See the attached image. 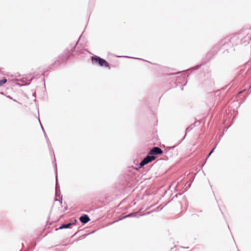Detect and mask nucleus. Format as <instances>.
Returning a JSON list of instances; mask_svg holds the SVG:
<instances>
[{
	"mask_svg": "<svg viewBox=\"0 0 251 251\" xmlns=\"http://www.w3.org/2000/svg\"><path fill=\"white\" fill-rule=\"evenodd\" d=\"M242 36L240 35H236L232 37H227L222 40L220 42L221 46H226L227 45H237L240 44L249 43L251 37L250 36L245 37L244 38L241 39Z\"/></svg>",
	"mask_w": 251,
	"mask_h": 251,
	"instance_id": "nucleus-1",
	"label": "nucleus"
},
{
	"mask_svg": "<svg viewBox=\"0 0 251 251\" xmlns=\"http://www.w3.org/2000/svg\"><path fill=\"white\" fill-rule=\"evenodd\" d=\"M163 153L162 150L159 147L153 148L148 153L147 155L140 163V167H142L145 165L154 160L155 155L161 154Z\"/></svg>",
	"mask_w": 251,
	"mask_h": 251,
	"instance_id": "nucleus-2",
	"label": "nucleus"
},
{
	"mask_svg": "<svg viewBox=\"0 0 251 251\" xmlns=\"http://www.w3.org/2000/svg\"><path fill=\"white\" fill-rule=\"evenodd\" d=\"M92 62L93 64H99L100 66H105L110 68V66L108 63L99 56H94L91 57Z\"/></svg>",
	"mask_w": 251,
	"mask_h": 251,
	"instance_id": "nucleus-3",
	"label": "nucleus"
},
{
	"mask_svg": "<svg viewBox=\"0 0 251 251\" xmlns=\"http://www.w3.org/2000/svg\"><path fill=\"white\" fill-rule=\"evenodd\" d=\"M32 78L28 77H22V78L18 79L17 81L21 82L22 83H18V84L20 86H24L28 85L30 83Z\"/></svg>",
	"mask_w": 251,
	"mask_h": 251,
	"instance_id": "nucleus-4",
	"label": "nucleus"
},
{
	"mask_svg": "<svg viewBox=\"0 0 251 251\" xmlns=\"http://www.w3.org/2000/svg\"><path fill=\"white\" fill-rule=\"evenodd\" d=\"M54 169H55V174H56L55 195H56V197H58L59 195H60V191L59 189V186L58 185V181H57V165H56V163L54 164Z\"/></svg>",
	"mask_w": 251,
	"mask_h": 251,
	"instance_id": "nucleus-5",
	"label": "nucleus"
},
{
	"mask_svg": "<svg viewBox=\"0 0 251 251\" xmlns=\"http://www.w3.org/2000/svg\"><path fill=\"white\" fill-rule=\"evenodd\" d=\"M80 221L83 224H86L90 221L89 216L87 215H83L79 218Z\"/></svg>",
	"mask_w": 251,
	"mask_h": 251,
	"instance_id": "nucleus-6",
	"label": "nucleus"
},
{
	"mask_svg": "<svg viewBox=\"0 0 251 251\" xmlns=\"http://www.w3.org/2000/svg\"><path fill=\"white\" fill-rule=\"evenodd\" d=\"M76 222V220H75V222L73 223H69L66 224H62L61 225L60 227H59V229H62L64 228H70V226L72 225H75V223Z\"/></svg>",
	"mask_w": 251,
	"mask_h": 251,
	"instance_id": "nucleus-7",
	"label": "nucleus"
},
{
	"mask_svg": "<svg viewBox=\"0 0 251 251\" xmlns=\"http://www.w3.org/2000/svg\"><path fill=\"white\" fill-rule=\"evenodd\" d=\"M183 249H184V247H179L177 248L176 246H175L174 248H171V251H181V250Z\"/></svg>",
	"mask_w": 251,
	"mask_h": 251,
	"instance_id": "nucleus-8",
	"label": "nucleus"
},
{
	"mask_svg": "<svg viewBox=\"0 0 251 251\" xmlns=\"http://www.w3.org/2000/svg\"><path fill=\"white\" fill-rule=\"evenodd\" d=\"M7 82V79L6 78H3L2 80H0V86L2 85L5 84Z\"/></svg>",
	"mask_w": 251,
	"mask_h": 251,
	"instance_id": "nucleus-9",
	"label": "nucleus"
},
{
	"mask_svg": "<svg viewBox=\"0 0 251 251\" xmlns=\"http://www.w3.org/2000/svg\"><path fill=\"white\" fill-rule=\"evenodd\" d=\"M216 146L217 145H216L211 150V151H210V152L209 153V154H208L207 156V158L209 157L211 154L212 153V152L214 151L215 149H216Z\"/></svg>",
	"mask_w": 251,
	"mask_h": 251,
	"instance_id": "nucleus-10",
	"label": "nucleus"
},
{
	"mask_svg": "<svg viewBox=\"0 0 251 251\" xmlns=\"http://www.w3.org/2000/svg\"><path fill=\"white\" fill-rule=\"evenodd\" d=\"M185 135H186V134L178 141L177 144L176 146H174L173 148H174L177 145H179L184 140V139L185 138Z\"/></svg>",
	"mask_w": 251,
	"mask_h": 251,
	"instance_id": "nucleus-11",
	"label": "nucleus"
},
{
	"mask_svg": "<svg viewBox=\"0 0 251 251\" xmlns=\"http://www.w3.org/2000/svg\"><path fill=\"white\" fill-rule=\"evenodd\" d=\"M132 214H128V215H127L125 216H123V217H120L119 218L120 220H123L126 217H130L131 216Z\"/></svg>",
	"mask_w": 251,
	"mask_h": 251,
	"instance_id": "nucleus-12",
	"label": "nucleus"
},
{
	"mask_svg": "<svg viewBox=\"0 0 251 251\" xmlns=\"http://www.w3.org/2000/svg\"><path fill=\"white\" fill-rule=\"evenodd\" d=\"M41 128H42V130H43V131H44V134H45V136L46 138H47V136H46V133H45V130H44V128L43 127V126H42V125H41Z\"/></svg>",
	"mask_w": 251,
	"mask_h": 251,
	"instance_id": "nucleus-13",
	"label": "nucleus"
},
{
	"mask_svg": "<svg viewBox=\"0 0 251 251\" xmlns=\"http://www.w3.org/2000/svg\"><path fill=\"white\" fill-rule=\"evenodd\" d=\"M201 65L200 66H196V67H195V70H197L198 69H199Z\"/></svg>",
	"mask_w": 251,
	"mask_h": 251,
	"instance_id": "nucleus-14",
	"label": "nucleus"
},
{
	"mask_svg": "<svg viewBox=\"0 0 251 251\" xmlns=\"http://www.w3.org/2000/svg\"><path fill=\"white\" fill-rule=\"evenodd\" d=\"M191 129L189 128V127H188L186 129V132H188Z\"/></svg>",
	"mask_w": 251,
	"mask_h": 251,
	"instance_id": "nucleus-15",
	"label": "nucleus"
},
{
	"mask_svg": "<svg viewBox=\"0 0 251 251\" xmlns=\"http://www.w3.org/2000/svg\"><path fill=\"white\" fill-rule=\"evenodd\" d=\"M188 185V187H190V185H191V183H188V182H187V183H186V185Z\"/></svg>",
	"mask_w": 251,
	"mask_h": 251,
	"instance_id": "nucleus-16",
	"label": "nucleus"
},
{
	"mask_svg": "<svg viewBox=\"0 0 251 251\" xmlns=\"http://www.w3.org/2000/svg\"><path fill=\"white\" fill-rule=\"evenodd\" d=\"M242 92V91H240V92H239L238 94H241Z\"/></svg>",
	"mask_w": 251,
	"mask_h": 251,
	"instance_id": "nucleus-17",
	"label": "nucleus"
},
{
	"mask_svg": "<svg viewBox=\"0 0 251 251\" xmlns=\"http://www.w3.org/2000/svg\"><path fill=\"white\" fill-rule=\"evenodd\" d=\"M149 213H150V212H147V213H146V214H149Z\"/></svg>",
	"mask_w": 251,
	"mask_h": 251,
	"instance_id": "nucleus-18",
	"label": "nucleus"
}]
</instances>
